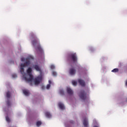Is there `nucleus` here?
I'll list each match as a JSON object with an SVG mask.
<instances>
[{"label":"nucleus","mask_w":127,"mask_h":127,"mask_svg":"<svg viewBox=\"0 0 127 127\" xmlns=\"http://www.w3.org/2000/svg\"><path fill=\"white\" fill-rule=\"evenodd\" d=\"M31 59L33 60V58L29 57L26 59V62L24 64H21L20 65V73L23 74V78L26 82H32L33 80V75H32V74L31 73V72H32L31 67H29L27 70V73L29 76V78H26V76H25V73H24V67L30 65V61Z\"/></svg>","instance_id":"1"},{"label":"nucleus","mask_w":127,"mask_h":127,"mask_svg":"<svg viewBox=\"0 0 127 127\" xmlns=\"http://www.w3.org/2000/svg\"><path fill=\"white\" fill-rule=\"evenodd\" d=\"M30 38H31V39H33L32 41V44L33 46H37L36 48V51H37V52H40V53H43V50L40 46L39 40L37 38L36 35L32 32L30 34Z\"/></svg>","instance_id":"2"},{"label":"nucleus","mask_w":127,"mask_h":127,"mask_svg":"<svg viewBox=\"0 0 127 127\" xmlns=\"http://www.w3.org/2000/svg\"><path fill=\"white\" fill-rule=\"evenodd\" d=\"M67 61H68V62H71L72 61L73 63H77L78 61L77 54H76V53H72L69 54L67 57Z\"/></svg>","instance_id":"3"},{"label":"nucleus","mask_w":127,"mask_h":127,"mask_svg":"<svg viewBox=\"0 0 127 127\" xmlns=\"http://www.w3.org/2000/svg\"><path fill=\"white\" fill-rule=\"evenodd\" d=\"M79 98L83 100V101H85V100H87V94L86 92H85L84 91L82 90L80 92V93L79 94Z\"/></svg>","instance_id":"4"},{"label":"nucleus","mask_w":127,"mask_h":127,"mask_svg":"<svg viewBox=\"0 0 127 127\" xmlns=\"http://www.w3.org/2000/svg\"><path fill=\"white\" fill-rule=\"evenodd\" d=\"M6 98L8 99L6 102V105L8 107H10V106H11V103H10V101L8 100V99L10 98V92H9V91L6 92Z\"/></svg>","instance_id":"5"},{"label":"nucleus","mask_w":127,"mask_h":127,"mask_svg":"<svg viewBox=\"0 0 127 127\" xmlns=\"http://www.w3.org/2000/svg\"><path fill=\"white\" fill-rule=\"evenodd\" d=\"M41 80H42V77H41V76L37 77L34 79L35 84L38 85V84H40V81H41Z\"/></svg>","instance_id":"6"},{"label":"nucleus","mask_w":127,"mask_h":127,"mask_svg":"<svg viewBox=\"0 0 127 127\" xmlns=\"http://www.w3.org/2000/svg\"><path fill=\"white\" fill-rule=\"evenodd\" d=\"M33 68L38 72H41V67H40V66H39V64H38L33 65Z\"/></svg>","instance_id":"7"},{"label":"nucleus","mask_w":127,"mask_h":127,"mask_svg":"<svg viewBox=\"0 0 127 127\" xmlns=\"http://www.w3.org/2000/svg\"><path fill=\"white\" fill-rule=\"evenodd\" d=\"M69 74L71 75V76H73V75H75L76 74V70L74 68H70L69 69Z\"/></svg>","instance_id":"8"},{"label":"nucleus","mask_w":127,"mask_h":127,"mask_svg":"<svg viewBox=\"0 0 127 127\" xmlns=\"http://www.w3.org/2000/svg\"><path fill=\"white\" fill-rule=\"evenodd\" d=\"M83 125L84 127H89V122H88V119L87 118H85L83 119Z\"/></svg>","instance_id":"9"},{"label":"nucleus","mask_w":127,"mask_h":127,"mask_svg":"<svg viewBox=\"0 0 127 127\" xmlns=\"http://www.w3.org/2000/svg\"><path fill=\"white\" fill-rule=\"evenodd\" d=\"M66 91L67 94H68V95H70V96L73 95V91L72 90V89H71V88L69 87H67Z\"/></svg>","instance_id":"10"},{"label":"nucleus","mask_w":127,"mask_h":127,"mask_svg":"<svg viewBox=\"0 0 127 127\" xmlns=\"http://www.w3.org/2000/svg\"><path fill=\"white\" fill-rule=\"evenodd\" d=\"M78 83L79 84H80V85H81V86H82L83 87H85V81L81 79H78Z\"/></svg>","instance_id":"11"},{"label":"nucleus","mask_w":127,"mask_h":127,"mask_svg":"<svg viewBox=\"0 0 127 127\" xmlns=\"http://www.w3.org/2000/svg\"><path fill=\"white\" fill-rule=\"evenodd\" d=\"M59 107L61 110H65V107L64 106V104H62V103H59Z\"/></svg>","instance_id":"12"},{"label":"nucleus","mask_w":127,"mask_h":127,"mask_svg":"<svg viewBox=\"0 0 127 127\" xmlns=\"http://www.w3.org/2000/svg\"><path fill=\"white\" fill-rule=\"evenodd\" d=\"M45 115L46 118H48L49 119H50V118H51V117H52V116L51 115L50 113H49L48 112H45Z\"/></svg>","instance_id":"13"},{"label":"nucleus","mask_w":127,"mask_h":127,"mask_svg":"<svg viewBox=\"0 0 127 127\" xmlns=\"http://www.w3.org/2000/svg\"><path fill=\"white\" fill-rule=\"evenodd\" d=\"M36 125L37 127H39L42 125V122L40 121H38L36 122Z\"/></svg>","instance_id":"14"},{"label":"nucleus","mask_w":127,"mask_h":127,"mask_svg":"<svg viewBox=\"0 0 127 127\" xmlns=\"http://www.w3.org/2000/svg\"><path fill=\"white\" fill-rule=\"evenodd\" d=\"M23 93L24 95H25V96H29V92H28L27 90H23Z\"/></svg>","instance_id":"15"},{"label":"nucleus","mask_w":127,"mask_h":127,"mask_svg":"<svg viewBox=\"0 0 127 127\" xmlns=\"http://www.w3.org/2000/svg\"><path fill=\"white\" fill-rule=\"evenodd\" d=\"M112 72L117 73V72H119V69L118 68H114L113 70H112Z\"/></svg>","instance_id":"16"},{"label":"nucleus","mask_w":127,"mask_h":127,"mask_svg":"<svg viewBox=\"0 0 127 127\" xmlns=\"http://www.w3.org/2000/svg\"><path fill=\"white\" fill-rule=\"evenodd\" d=\"M72 84L73 85V86H77V81L73 80L72 81Z\"/></svg>","instance_id":"17"},{"label":"nucleus","mask_w":127,"mask_h":127,"mask_svg":"<svg viewBox=\"0 0 127 127\" xmlns=\"http://www.w3.org/2000/svg\"><path fill=\"white\" fill-rule=\"evenodd\" d=\"M6 121L8 123H10V119H9V118L8 117V116L6 117Z\"/></svg>","instance_id":"18"},{"label":"nucleus","mask_w":127,"mask_h":127,"mask_svg":"<svg viewBox=\"0 0 127 127\" xmlns=\"http://www.w3.org/2000/svg\"><path fill=\"white\" fill-rule=\"evenodd\" d=\"M60 94H61V95H64V91L63 90H60Z\"/></svg>","instance_id":"19"},{"label":"nucleus","mask_w":127,"mask_h":127,"mask_svg":"<svg viewBox=\"0 0 127 127\" xmlns=\"http://www.w3.org/2000/svg\"><path fill=\"white\" fill-rule=\"evenodd\" d=\"M53 76H57V73L55 71H53Z\"/></svg>","instance_id":"20"},{"label":"nucleus","mask_w":127,"mask_h":127,"mask_svg":"<svg viewBox=\"0 0 127 127\" xmlns=\"http://www.w3.org/2000/svg\"><path fill=\"white\" fill-rule=\"evenodd\" d=\"M51 69H55V66L54 65H51Z\"/></svg>","instance_id":"21"},{"label":"nucleus","mask_w":127,"mask_h":127,"mask_svg":"<svg viewBox=\"0 0 127 127\" xmlns=\"http://www.w3.org/2000/svg\"><path fill=\"white\" fill-rule=\"evenodd\" d=\"M50 87H51L50 84H48V85H47L46 88H47V89L48 90V89H50Z\"/></svg>","instance_id":"22"},{"label":"nucleus","mask_w":127,"mask_h":127,"mask_svg":"<svg viewBox=\"0 0 127 127\" xmlns=\"http://www.w3.org/2000/svg\"><path fill=\"white\" fill-rule=\"evenodd\" d=\"M21 60L22 62H23L25 61V59L22 58Z\"/></svg>","instance_id":"23"},{"label":"nucleus","mask_w":127,"mask_h":127,"mask_svg":"<svg viewBox=\"0 0 127 127\" xmlns=\"http://www.w3.org/2000/svg\"><path fill=\"white\" fill-rule=\"evenodd\" d=\"M12 77L13 78H16V77H17V75H16V74H13Z\"/></svg>","instance_id":"24"},{"label":"nucleus","mask_w":127,"mask_h":127,"mask_svg":"<svg viewBox=\"0 0 127 127\" xmlns=\"http://www.w3.org/2000/svg\"><path fill=\"white\" fill-rule=\"evenodd\" d=\"M52 82L51 81V80H49V84L51 85Z\"/></svg>","instance_id":"25"},{"label":"nucleus","mask_w":127,"mask_h":127,"mask_svg":"<svg viewBox=\"0 0 127 127\" xmlns=\"http://www.w3.org/2000/svg\"><path fill=\"white\" fill-rule=\"evenodd\" d=\"M44 88H45V87L44 86H42V89L43 90H44Z\"/></svg>","instance_id":"26"},{"label":"nucleus","mask_w":127,"mask_h":127,"mask_svg":"<svg viewBox=\"0 0 127 127\" xmlns=\"http://www.w3.org/2000/svg\"><path fill=\"white\" fill-rule=\"evenodd\" d=\"M126 85H127V82H126Z\"/></svg>","instance_id":"27"},{"label":"nucleus","mask_w":127,"mask_h":127,"mask_svg":"<svg viewBox=\"0 0 127 127\" xmlns=\"http://www.w3.org/2000/svg\"><path fill=\"white\" fill-rule=\"evenodd\" d=\"M126 102H127V100H126Z\"/></svg>","instance_id":"28"}]
</instances>
